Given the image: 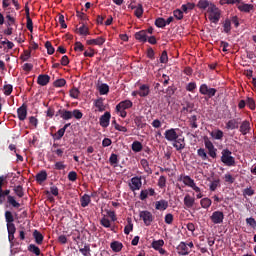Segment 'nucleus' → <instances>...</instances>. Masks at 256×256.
Listing matches in <instances>:
<instances>
[{"label": "nucleus", "mask_w": 256, "mask_h": 256, "mask_svg": "<svg viewBox=\"0 0 256 256\" xmlns=\"http://www.w3.org/2000/svg\"><path fill=\"white\" fill-rule=\"evenodd\" d=\"M221 161L226 165V167H235L237 163L235 162V157H233V152L225 148L221 152Z\"/></svg>", "instance_id": "nucleus-1"}, {"label": "nucleus", "mask_w": 256, "mask_h": 256, "mask_svg": "<svg viewBox=\"0 0 256 256\" xmlns=\"http://www.w3.org/2000/svg\"><path fill=\"white\" fill-rule=\"evenodd\" d=\"M199 93L207 97V99H213L217 95V89L209 88L207 84H201L199 88Z\"/></svg>", "instance_id": "nucleus-2"}, {"label": "nucleus", "mask_w": 256, "mask_h": 256, "mask_svg": "<svg viewBox=\"0 0 256 256\" xmlns=\"http://www.w3.org/2000/svg\"><path fill=\"white\" fill-rule=\"evenodd\" d=\"M204 145L208 151L209 157L212 159H217V148H215V145H213V142L209 140V138H204Z\"/></svg>", "instance_id": "nucleus-3"}, {"label": "nucleus", "mask_w": 256, "mask_h": 256, "mask_svg": "<svg viewBox=\"0 0 256 256\" xmlns=\"http://www.w3.org/2000/svg\"><path fill=\"white\" fill-rule=\"evenodd\" d=\"M181 180L183 181L184 185H186L187 187H191V189H193L195 193L201 192V188H199V186L195 184V180H193L190 176H181Z\"/></svg>", "instance_id": "nucleus-4"}, {"label": "nucleus", "mask_w": 256, "mask_h": 256, "mask_svg": "<svg viewBox=\"0 0 256 256\" xmlns=\"http://www.w3.org/2000/svg\"><path fill=\"white\" fill-rule=\"evenodd\" d=\"M139 217L144 221V225H146V227H149V225L153 223V214L147 210L141 211L139 213Z\"/></svg>", "instance_id": "nucleus-5"}, {"label": "nucleus", "mask_w": 256, "mask_h": 256, "mask_svg": "<svg viewBox=\"0 0 256 256\" xmlns=\"http://www.w3.org/2000/svg\"><path fill=\"white\" fill-rule=\"evenodd\" d=\"M224 219L225 214H223L222 211H214L210 216V220L212 221V223H214V225H221Z\"/></svg>", "instance_id": "nucleus-6"}, {"label": "nucleus", "mask_w": 256, "mask_h": 256, "mask_svg": "<svg viewBox=\"0 0 256 256\" xmlns=\"http://www.w3.org/2000/svg\"><path fill=\"white\" fill-rule=\"evenodd\" d=\"M56 117H60L61 119H63V121H70V119H73V114L71 110L60 108L56 112Z\"/></svg>", "instance_id": "nucleus-7"}, {"label": "nucleus", "mask_w": 256, "mask_h": 256, "mask_svg": "<svg viewBox=\"0 0 256 256\" xmlns=\"http://www.w3.org/2000/svg\"><path fill=\"white\" fill-rule=\"evenodd\" d=\"M129 187L131 191H139V189L143 187V182L141 181V177L135 176L131 178V183H129Z\"/></svg>", "instance_id": "nucleus-8"}, {"label": "nucleus", "mask_w": 256, "mask_h": 256, "mask_svg": "<svg viewBox=\"0 0 256 256\" xmlns=\"http://www.w3.org/2000/svg\"><path fill=\"white\" fill-rule=\"evenodd\" d=\"M177 131H179V129H175V128H171L165 131L164 136L165 139L167 141H169L170 143H173L175 141V139H177V137H179V134H177Z\"/></svg>", "instance_id": "nucleus-9"}, {"label": "nucleus", "mask_w": 256, "mask_h": 256, "mask_svg": "<svg viewBox=\"0 0 256 256\" xmlns=\"http://www.w3.org/2000/svg\"><path fill=\"white\" fill-rule=\"evenodd\" d=\"M111 121V112H105L99 120L100 125L104 128L107 129L109 127V123Z\"/></svg>", "instance_id": "nucleus-10"}, {"label": "nucleus", "mask_w": 256, "mask_h": 256, "mask_svg": "<svg viewBox=\"0 0 256 256\" xmlns=\"http://www.w3.org/2000/svg\"><path fill=\"white\" fill-rule=\"evenodd\" d=\"M172 145L175 147L176 151H183V149H185V138L178 136L177 139L172 142Z\"/></svg>", "instance_id": "nucleus-11"}, {"label": "nucleus", "mask_w": 256, "mask_h": 256, "mask_svg": "<svg viewBox=\"0 0 256 256\" xmlns=\"http://www.w3.org/2000/svg\"><path fill=\"white\" fill-rule=\"evenodd\" d=\"M131 107H133V102L131 100H124L116 105V111H126V109H131Z\"/></svg>", "instance_id": "nucleus-12"}, {"label": "nucleus", "mask_w": 256, "mask_h": 256, "mask_svg": "<svg viewBox=\"0 0 256 256\" xmlns=\"http://www.w3.org/2000/svg\"><path fill=\"white\" fill-rule=\"evenodd\" d=\"M177 253L178 255L187 256L189 253V247H187V244L185 242H180V244L177 246Z\"/></svg>", "instance_id": "nucleus-13"}, {"label": "nucleus", "mask_w": 256, "mask_h": 256, "mask_svg": "<svg viewBox=\"0 0 256 256\" xmlns=\"http://www.w3.org/2000/svg\"><path fill=\"white\" fill-rule=\"evenodd\" d=\"M51 81V77L47 74H40L37 78L38 85H41V87H45L46 85H49V82Z\"/></svg>", "instance_id": "nucleus-14"}, {"label": "nucleus", "mask_w": 256, "mask_h": 256, "mask_svg": "<svg viewBox=\"0 0 256 256\" xmlns=\"http://www.w3.org/2000/svg\"><path fill=\"white\" fill-rule=\"evenodd\" d=\"M18 119L20 121H25L27 119V105L23 104L17 109Z\"/></svg>", "instance_id": "nucleus-15"}, {"label": "nucleus", "mask_w": 256, "mask_h": 256, "mask_svg": "<svg viewBox=\"0 0 256 256\" xmlns=\"http://www.w3.org/2000/svg\"><path fill=\"white\" fill-rule=\"evenodd\" d=\"M68 127H71V123L65 124L61 129H59L57 133L54 134V139L56 141H60V139L63 138V135H65V131H67Z\"/></svg>", "instance_id": "nucleus-16"}, {"label": "nucleus", "mask_w": 256, "mask_h": 256, "mask_svg": "<svg viewBox=\"0 0 256 256\" xmlns=\"http://www.w3.org/2000/svg\"><path fill=\"white\" fill-rule=\"evenodd\" d=\"M135 39L140 43H147V31L141 30L135 33Z\"/></svg>", "instance_id": "nucleus-17"}, {"label": "nucleus", "mask_w": 256, "mask_h": 256, "mask_svg": "<svg viewBox=\"0 0 256 256\" xmlns=\"http://www.w3.org/2000/svg\"><path fill=\"white\" fill-rule=\"evenodd\" d=\"M169 207V202L167 200L156 201L155 209L157 211H165Z\"/></svg>", "instance_id": "nucleus-18"}, {"label": "nucleus", "mask_w": 256, "mask_h": 256, "mask_svg": "<svg viewBox=\"0 0 256 256\" xmlns=\"http://www.w3.org/2000/svg\"><path fill=\"white\" fill-rule=\"evenodd\" d=\"M105 41H106L105 37L100 36L96 39L87 40L86 43L87 45H98L99 47H101V45H103Z\"/></svg>", "instance_id": "nucleus-19"}, {"label": "nucleus", "mask_w": 256, "mask_h": 256, "mask_svg": "<svg viewBox=\"0 0 256 256\" xmlns=\"http://www.w3.org/2000/svg\"><path fill=\"white\" fill-rule=\"evenodd\" d=\"M237 9H239L242 13H251L253 11V4H245L244 2L240 5H237Z\"/></svg>", "instance_id": "nucleus-20"}, {"label": "nucleus", "mask_w": 256, "mask_h": 256, "mask_svg": "<svg viewBox=\"0 0 256 256\" xmlns=\"http://www.w3.org/2000/svg\"><path fill=\"white\" fill-rule=\"evenodd\" d=\"M251 131V123H249V121L245 120L242 122V124L240 125V133H242L243 135H247V133H249Z\"/></svg>", "instance_id": "nucleus-21"}, {"label": "nucleus", "mask_w": 256, "mask_h": 256, "mask_svg": "<svg viewBox=\"0 0 256 256\" xmlns=\"http://www.w3.org/2000/svg\"><path fill=\"white\" fill-rule=\"evenodd\" d=\"M26 27L30 33H33V20L31 19V16L29 15V7H26Z\"/></svg>", "instance_id": "nucleus-22"}, {"label": "nucleus", "mask_w": 256, "mask_h": 256, "mask_svg": "<svg viewBox=\"0 0 256 256\" xmlns=\"http://www.w3.org/2000/svg\"><path fill=\"white\" fill-rule=\"evenodd\" d=\"M138 92H139V97H147L149 93H151V90L149 89V85L143 84L140 86Z\"/></svg>", "instance_id": "nucleus-23"}, {"label": "nucleus", "mask_w": 256, "mask_h": 256, "mask_svg": "<svg viewBox=\"0 0 256 256\" xmlns=\"http://www.w3.org/2000/svg\"><path fill=\"white\" fill-rule=\"evenodd\" d=\"M33 237H34L35 243L37 245H43V239H45V237L43 236V234L41 232H39V230L33 231Z\"/></svg>", "instance_id": "nucleus-24"}, {"label": "nucleus", "mask_w": 256, "mask_h": 256, "mask_svg": "<svg viewBox=\"0 0 256 256\" xmlns=\"http://www.w3.org/2000/svg\"><path fill=\"white\" fill-rule=\"evenodd\" d=\"M184 205L188 209L193 208V205H195V198L191 197V195H189V194H186L184 197Z\"/></svg>", "instance_id": "nucleus-25"}, {"label": "nucleus", "mask_w": 256, "mask_h": 256, "mask_svg": "<svg viewBox=\"0 0 256 256\" xmlns=\"http://www.w3.org/2000/svg\"><path fill=\"white\" fill-rule=\"evenodd\" d=\"M208 19L209 21H211V23H219V19H221V10H219L218 12H212L208 15Z\"/></svg>", "instance_id": "nucleus-26"}, {"label": "nucleus", "mask_w": 256, "mask_h": 256, "mask_svg": "<svg viewBox=\"0 0 256 256\" xmlns=\"http://www.w3.org/2000/svg\"><path fill=\"white\" fill-rule=\"evenodd\" d=\"M110 249H112L114 253H120V251L123 249V243L114 241L110 244Z\"/></svg>", "instance_id": "nucleus-27"}, {"label": "nucleus", "mask_w": 256, "mask_h": 256, "mask_svg": "<svg viewBox=\"0 0 256 256\" xmlns=\"http://www.w3.org/2000/svg\"><path fill=\"white\" fill-rule=\"evenodd\" d=\"M131 9H135L134 11V15L135 17H137L138 19H141V17H143V4H138L137 6H132Z\"/></svg>", "instance_id": "nucleus-28"}, {"label": "nucleus", "mask_w": 256, "mask_h": 256, "mask_svg": "<svg viewBox=\"0 0 256 256\" xmlns=\"http://www.w3.org/2000/svg\"><path fill=\"white\" fill-rule=\"evenodd\" d=\"M76 33H78L79 35H84L85 37H87V35H89V27L87 25H85V23H82V25L76 29Z\"/></svg>", "instance_id": "nucleus-29"}, {"label": "nucleus", "mask_w": 256, "mask_h": 256, "mask_svg": "<svg viewBox=\"0 0 256 256\" xmlns=\"http://www.w3.org/2000/svg\"><path fill=\"white\" fill-rule=\"evenodd\" d=\"M226 129L233 131V129H239V122L237 119H231L226 123Z\"/></svg>", "instance_id": "nucleus-30"}, {"label": "nucleus", "mask_w": 256, "mask_h": 256, "mask_svg": "<svg viewBox=\"0 0 256 256\" xmlns=\"http://www.w3.org/2000/svg\"><path fill=\"white\" fill-rule=\"evenodd\" d=\"M140 164L147 175H151L153 173V170L149 167V161H147V159H141Z\"/></svg>", "instance_id": "nucleus-31"}, {"label": "nucleus", "mask_w": 256, "mask_h": 256, "mask_svg": "<svg viewBox=\"0 0 256 256\" xmlns=\"http://www.w3.org/2000/svg\"><path fill=\"white\" fill-rule=\"evenodd\" d=\"M11 190L6 189V190H1L0 192V205H3L5 203V199L7 197V199H9V197H11Z\"/></svg>", "instance_id": "nucleus-32"}, {"label": "nucleus", "mask_w": 256, "mask_h": 256, "mask_svg": "<svg viewBox=\"0 0 256 256\" xmlns=\"http://www.w3.org/2000/svg\"><path fill=\"white\" fill-rule=\"evenodd\" d=\"M13 191L19 199L25 197V190L23 189V186L18 185L13 187Z\"/></svg>", "instance_id": "nucleus-33"}, {"label": "nucleus", "mask_w": 256, "mask_h": 256, "mask_svg": "<svg viewBox=\"0 0 256 256\" xmlns=\"http://www.w3.org/2000/svg\"><path fill=\"white\" fill-rule=\"evenodd\" d=\"M104 99L103 98H98L97 100L94 101L95 107L98 109V111L103 112L105 111V104L103 103Z\"/></svg>", "instance_id": "nucleus-34"}, {"label": "nucleus", "mask_w": 256, "mask_h": 256, "mask_svg": "<svg viewBox=\"0 0 256 256\" xmlns=\"http://www.w3.org/2000/svg\"><path fill=\"white\" fill-rule=\"evenodd\" d=\"M81 207H88L89 203H91V196L88 194H84L80 199Z\"/></svg>", "instance_id": "nucleus-35"}, {"label": "nucleus", "mask_w": 256, "mask_h": 256, "mask_svg": "<svg viewBox=\"0 0 256 256\" xmlns=\"http://www.w3.org/2000/svg\"><path fill=\"white\" fill-rule=\"evenodd\" d=\"M193 107H195V104L191 102H186V105L183 106L181 113H193Z\"/></svg>", "instance_id": "nucleus-36"}, {"label": "nucleus", "mask_w": 256, "mask_h": 256, "mask_svg": "<svg viewBox=\"0 0 256 256\" xmlns=\"http://www.w3.org/2000/svg\"><path fill=\"white\" fill-rule=\"evenodd\" d=\"M7 203L14 207V209H19V207H21V204L15 200L14 196H8Z\"/></svg>", "instance_id": "nucleus-37"}, {"label": "nucleus", "mask_w": 256, "mask_h": 256, "mask_svg": "<svg viewBox=\"0 0 256 256\" xmlns=\"http://www.w3.org/2000/svg\"><path fill=\"white\" fill-rule=\"evenodd\" d=\"M109 163L112 165V167H117V165H119V156H117L115 153H112L109 158Z\"/></svg>", "instance_id": "nucleus-38"}, {"label": "nucleus", "mask_w": 256, "mask_h": 256, "mask_svg": "<svg viewBox=\"0 0 256 256\" xmlns=\"http://www.w3.org/2000/svg\"><path fill=\"white\" fill-rule=\"evenodd\" d=\"M212 203L213 202L209 198H203L200 200V205H201L202 209H209L211 207Z\"/></svg>", "instance_id": "nucleus-39"}, {"label": "nucleus", "mask_w": 256, "mask_h": 256, "mask_svg": "<svg viewBox=\"0 0 256 256\" xmlns=\"http://www.w3.org/2000/svg\"><path fill=\"white\" fill-rule=\"evenodd\" d=\"M132 151H134V153H140V151H143V144L139 141H134L132 143Z\"/></svg>", "instance_id": "nucleus-40"}, {"label": "nucleus", "mask_w": 256, "mask_h": 256, "mask_svg": "<svg viewBox=\"0 0 256 256\" xmlns=\"http://www.w3.org/2000/svg\"><path fill=\"white\" fill-rule=\"evenodd\" d=\"M243 0H220V5H242Z\"/></svg>", "instance_id": "nucleus-41"}, {"label": "nucleus", "mask_w": 256, "mask_h": 256, "mask_svg": "<svg viewBox=\"0 0 256 256\" xmlns=\"http://www.w3.org/2000/svg\"><path fill=\"white\" fill-rule=\"evenodd\" d=\"M211 137H213V139H216L217 141H221V139H223V130H216L210 133Z\"/></svg>", "instance_id": "nucleus-42"}, {"label": "nucleus", "mask_w": 256, "mask_h": 256, "mask_svg": "<svg viewBox=\"0 0 256 256\" xmlns=\"http://www.w3.org/2000/svg\"><path fill=\"white\" fill-rule=\"evenodd\" d=\"M197 155L202 159V161H209V156L205 152V148H200L197 150Z\"/></svg>", "instance_id": "nucleus-43"}, {"label": "nucleus", "mask_w": 256, "mask_h": 256, "mask_svg": "<svg viewBox=\"0 0 256 256\" xmlns=\"http://www.w3.org/2000/svg\"><path fill=\"white\" fill-rule=\"evenodd\" d=\"M28 251H30V253H34V255L36 256L41 255V249H39V247L36 246L35 244H30L28 246Z\"/></svg>", "instance_id": "nucleus-44"}, {"label": "nucleus", "mask_w": 256, "mask_h": 256, "mask_svg": "<svg viewBox=\"0 0 256 256\" xmlns=\"http://www.w3.org/2000/svg\"><path fill=\"white\" fill-rule=\"evenodd\" d=\"M163 245H165V241L163 239L154 240L152 242V247L155 249V251H158V249L162 248Z\"/></svg>", "instance_id": "nucleus-45"}, {"label": "nucleus", "mask_w": 256, "mask_h": 256, "mask_svg": "<svg viewBox=\"0 0 256 256\" xmlns=\"http://www.w3.org/2000/svg\"><path fill=\"white\" fill-rule=\"evenodd\" d=\"M36 181L38 183H43V181H47V172L46 171H41L36 175Z\"/></svg>", "instance_id": "nucleus-46"}, {"label": "nucleus", "mask_w": 256, "mask_h": 256, "mask_svg": "<svg viewBox=\"0 0 256 256\" xmlns=\"http://www.w3.org/2000/svg\"><path fill=\"white\" fill-rule=\"evenodd\" d=\"M127 225L124 227V233L125 235H129L131 231H133V222L131 221V218L127 219Z\"/></svg>", "instance_id": "nucleus-47"}, {"label": "nucleus", "mask_w": 256, "mask_h": 256, "mask_svg": "<svg viewBox=\"0 0 256 256\" xmlns=\"http://www.w3.org/2000/svg\"><path fill=\"white\" fill-rule=\"evenodd\" d=\"M100 95H107L109 93V85L103 83L98 87Z\"/></svg>", "instance_id": "nucleus-48"}, {"label": "nucleus", "mask_w": 256, "mask_h": 256, "mask_svg": "<svg viewBox=\"0 0 256 256\" xmlns=\"http://www.w3.org/2000/svg\"><path fill=\"white\" fill-rule=\"evenodd\" d=\"M79 251L84 256H90L91 255V246L89 244H85L83 248L79 249Z\"/></svg>", "instance_id": "nucleus-49"}, {"label": "nucleus", "mask_w": 256, "mask_h": 256, "mask_svg": "<svg viewBox=\"0 0 256 256\" xmlns=\"http://www.w3.org/2000/svg\"><path fill=\"white\" fill-rule=\"evenodd\" d=\"M5 220L7 225L13 224V221H15V218L13 217V213H11V211L7 210L5 212Z\"/></svg>", "instance_id": "nucleus-50"}, {"label": "nucleus", "mask_w": 256, "mask_h": 256, "mask_svg": "<svg viewBox=\"0 0 256 256\" xmlns=\"http://www.w3.org/2000/svg\"><path fill=\"white\" fill-rule=\"evenodd\" d=\"M73 117H74V119H77V121H79V120L83 119V112H81V110H79V109H74L72 111V119H73Z\"/></svg>", "instance_id": "nucleus-51"}, {"label": "nucleus", "mask_w": 256, "mask_h": 256, "mask_svg": "<svg viewBox=\"0 0 256 256\" xmlns=\"http://www.w3.org/2000/svg\"><path fill=\"white\" fill-rule=\"evenodd\" d=\"M243 197H253L255 195V190L250 186L242 191Z\"/></svg>", "instance_id": "nucleus-52"}, {"label": "nucleus", "mask_w": 256, "mask_h": 256, "mask_svg": "<svg viewBox=\"0 0 256 256\" xmlns=\"http://www.w3.org/2000/svg\"><path fill=\"white\" fill-rule=\"evenodd\" d=\"M156 27L163 29V27H167V23L165 22L164 18H157L155 20Z\"/></svg>", "instance_id": "nucleus-53"}, {"label": "nucleus", "mask_w": 256, "mask_h": 256, "mask_svg": "<svg viewBox=\"0 0 256 256\" xmlns=\"http://www.w3.org/2000/svg\"><path fill=\"white\" fill-rule=\"evenodd\" d=\"M166 185H167V177L160 176L158 179V187H160V189H165Z\"/></svg>", "instance_id": "nucleus-54"}, {"label": "nucleus", "mask_w": 256, "mask_h": 256, "mask_svg": "<svg viewBox=\"0 0 256 256\" xmlns=\"http://www.w3.org/2000/svg\"><path fill=\"white\" fill-rule=\"evenodd\" d=\"M224 33H231V20L226 19L223 23Z\"/></svg>", "instance_id": "nucleus-55"}, {"label": "nucleus", "mask_w": 256, "mask_h": 256, "mask_svg": "<svg viewBox=\"0 0 256 256\" xmlns=\"http://www.w3.org/2000/svg\"><path fill=\"white\" fill-rule=\"evenodd\" d=\"M209 7V1L208 0H199L197 3L198 9H207Z\"/></svg>", "instance_id": "nucleus-56"}, {"label": "nucleus", "mask_w": 256, "mask_h": 256, "mask_svg": "<svg viewBox=\"0 0 256 256\" xmlns=\"http://www.w3.org/2000/svg\"><path fill=\"white\" fill-rule=\"evenodd\" d=\"M189 123L192 129H197L199 125H197V115H193L189 118Z\"/></svg>", "instance_id": "nucleus-57"}, {"label": "nucleus", "mask_w": 256, "mask_h": 256, "mask_svg": "<svg viewBox=\"0 0 256 256\" xmlns=\"http://www.w3.org/2000/svg\"><path fill=\"white\" fill-rule=\"evenodd\" d=\"M45 47L47 49L48 55H53V53H55V48L53 47V44H51L50 41H47L45 43Z\"/></svg>", "instance_id": "nucleus-58"}, {"label": "nucleus", "mask_w": 256, "mask_h": 256, "mask_svg": "<svg viewBox=\"0 0 256 256\" xmlns=\"http://www.w3.org/2000/svg\"><path fill=\"white\" fill-rule=\"evenodd\" d=\"M224 181L225 183H229V185H233V183H235V178L233 175L227 173L224 175Z\"/></svg>", "instance_id": "nucleus-59"}, {"label": "nucleus", "mask_w": 256, "mask_h": 256, "mask_svg": "<svg viewBox=\"0 0 256 256\" xmlns=\"http://www.w3.org/2000/svg\"><path fill=\"white\" fill-rule=\"evenodd\" d=\"M246 105L249 107V109H251V111H255L256 104L253 98H247Z\"/></svg>", "instance_id": "nucleus-60"}, {"label": "nucleus", "mask_w": 256, "mask_h": 256, "mask_svg": "<svg viewBox=\"0 0 256 256\" xmlns=\"http://www.w3.org/2000/svg\"><path fill=\"white\" fill-rule=\"evenodd\" d=\"M100 225H102V227H105L106 229H109V227H111V221L104 216L100 220Z\"/></svg>", "instance_id": "nucleus-61"}, {"label": "nucleus", "mask_w": 256, "mask_h": 256, "mask_svg": "<svg viewBox=\"0 0 256 256\" xmlns=\"http://www.w3.org/2000/svg\"><path fill=\"white\" fill-rule=\"evenodd\" d=\"M173 15L175 17V19H177L178 21H181L183 20V11L179 10V9H176L173 11Z\"/></svg>", "instance_id": "nucleus-62"}, {"label": "nucleus", "mask_w": 256, "mask_h": 256, "mask_svg": "<svg viewBox=\"0 0 256 256\" xmlns=\"http://www.w3.org/2000/svg\"><path fill=\"white\" fill-rule=\"evenodd\" d=\"M13 93V85L11 84H6L4 85V95L9 96Z\"/></svg>", "instance_id": "nucleus-63"}, {"label": "nucleus", "mask_w": 256, "mask_h": 256, "mask_svg": "<svg viewBox=\"0 0 256 256\" xmlns=\"http://www.w3.org/2000/svg\"><path fill=\"white\" fill-rule=\"evenodd\" d=\"M67 166L64 164V162H62V161H59V162H56L55 164H54V169L56 170V171H63V169H65Z\"/></svg>", "instance_id": "nucleus-64"}]
</instances>
